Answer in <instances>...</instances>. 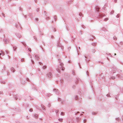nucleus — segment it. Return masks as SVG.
Returning <instances> with one entry per match:
<instances>
[{"label":"nucleus","mask_w":123,"mask_h":123,"mask_svg":"<svg viewBox=\"0 0 123 123\" xmlns=\"http://www.w3.org/2000/svg\"><path fill=\"white\" fill-rule=\"evenodd\" d=\"M59 61V62L60 63V66H61V67L60 68L59 66L58 67V68L56 70L57 71L59 72L60 73V70H62L63 71L65 69L64 67H63V63H61V61L59 59L58 60Z\"/></svg>","instance_id":"f257e3e1"},{"label":"nucleus","mask_w":123,"mask_h":123,"mask_svg":"<svg viewBox=\"0 0 123 123\" xmlns=\"http://www.w3.org/2000/svg\"><path fill=\"white\" fill-rule=\"evenodd\" d=\"M51 72H52V71H51ZM52 72H51V71L50 72L47 74V75L49 78H50L52 77Z\"/></svg>","instance_id":"f03ea898"},{"label":"nucleus","mask_w":123,"mask_h":123,"mask_svg":"<svg viewBox=\"0 0 123 123\" xmlns=\"http://www.w3.org/2000/svg\"><path fill=\"white\" fill-rule=\"evenodd\" d=\"M57 46L59 47H61V48L62 49H63V47L62 46L61 44H60V43H58L57 45Z\"/></svg>","instance_id":"7ed1b4c3"},{"label":"nucleus","mask_w":123,"mask_h":123,"mask_svg":"<svg viewBox=\"0 0 123 123\" xmlns=\"http://www.w3.org/2000/svg\"><path fill=\"white\" fill-rule=\"evenodd\" d=\"M5 42V43H8V40L6 38H5L3 40Z\"/></svg>","instance_id":"20e7f679"},{"label":"nucleus","mask_w":123,"mask_h":123,"mask_svg":"<svg viewBox=\"0 0 123 123\" xmlns=\"http://www.w3.org/2000/svg\"><path fill=\"white\" fill-rule=\"evenodd\" d=\"M34 117L36 118H37L38 117V115L36 114H34Z\"/></svg>","instance_id":"39448f33"},{"label":"nucleus","mask_w":123,"mask_h":123,"mask_svg":"<svg viewBox=\"0 0 123 123\" xmlns=\"http://www.w3.org/2000/svg\"><path fill=\"white\" fill-rule=\"evenodd\" d=\"M11 71L13 72H14L15 69L13 68L12 67L11 68Z\"/></svg>","instance_id":"423d86ee"},{"label":"nucleus","mask_w":123,"mask_h":123,"mask_svg":"<svg viewBox=\"0 0 123 123\" xmlns=\"http://www.w3.org/2000/svg\"><path fill=\"white\" fill-rule=\"evenodd\" d=\"M105 15H103L102 14H99L98 15V16L100 17H102L104 16H105Z\"/></svg>","instance_id":"0eeeda50"},{"label":"nucleus","mask_w":123,"mask_h":123,"mask_svg":"<svg viewBox=\"0 0 123 123\" xmlns=\"http://www.w3.org/2000/svg\"><path fill=\"white\" fill-rule=\"evenodd\" d=\"M35 58L36 60H38L39 59V57L37 56H35Z\"/></svg>","instance_id":"6e6552de"},{"label":"nucleus","mask_w":123,"mask_h":123,"mask_svg":"<svg viewBox=\"0 0 123 123\" xmlns=\"http://www.w3.org/2000/svg\"><path fill=\"white\" fill-rule=\"evenodd\" d=\"M55 92L57 94L59 93V92H58V90L57 89H55V90L54 89V91H55Z\"/></svg>","instance_id":"1a4fd4ad"},{"label":"nucleus","mask_w":123,"mask_h":123,"mask_svg":"<svg viewBox=\"0 0 123 123\" xmlns=\"http://www.w3.org/2000/svg\"><path fill=\"white\" fill-rule=\"evenodd\" d=\"M17 47L16 46H14L13 47V50L14 51H15L16 50V49H17Z\"/></svg>","instance_id":"9d476101"},{"label":"nucleus","mask_w":123,"mask_h":123,"mask_svg":"<svg viewBox=\"0 0 123 123\" xmlns=\"http://www.w3.org/2000/svg\"><path fill=\"white\" fill-rule=\"evenodd\" d=\"M78 97L77 96H76L75 97V99L76 100H78Z\"/></svg>","instance_id":"9b49d317"},{"label":"nucleus","mask_w":123,"mask_h":123,"mask_svg":"<svg viewBox=\"0 0 123 123\" xmlns=\"http://www.w3.org/2000/svg\"><path fill=\"white\" fill-rule=\"evenodd\" d=\"M36 21H38V19L37 18H35L34 19Z\"/></svg>","instance_id":"f8f14e48"},{"label":"nucleus","mask_w":123,"mask_h":123,"mask_svg":"<svg viewBox=\"0 0 123 123\" xmlns=\"http://www.w3.org/2000/svg\"><path fill=\"white\" fill-rule=\"evenodd\" d=\"M114 11L113 10H112L110 13L111 15L113 14V13H114Z\"/></svg>","instance_id":"ddd939ff"},{"label":"nucleus","mask_w":123,"mask_h":123,"mask_svg":"<svg viewBox=\"0 0 123 123\" xmlns=\"http://www.w3.org/2000/svg\"><path fill=\"white\" fill-rule=\"evenodd\" d=\"M108 19H109L108 18H105L104 19V21H107L108 20Z\"/></svg>","instance_id":"4468645a"},{"label":"nucleus","mask_w":123,"mask_h":123,"mask_svg":"<svg viewBox=\"0 0 123 123\" xmlns=\"http://www.w3.org/2000/svg\"><path fill=\"white\" fill-rule=\"evenodd\" d=\"M46 68V66H44L43 67V69H45Z\"/></svg>","instance_id":"2eb2a0df"},{"label":"nucleus","mask_w":123,"mask_h":123,"mask_svg":"<svg viewBox=\"0 0 123 123\" xmlns=\"http://www.w3.org/2000/svg\"><path fill=\"white\" fill-rule=\"evenodd\" d=\"M64 113L62 112L61 113V115L62 116H63L64 115Z\"/></svg>","instance_id":"dca6fc26"},{"label":"nucleus","mask_w":123,"mask_h":123,"mask_svg":"<svg viewBox=\"0 0 123 123\" xmlns=\"http://www.w3.org/2000/svg\"><path fill=\"white\" fill-rule=\"evenodd\" d=\"M63 119L62 118H60L58 119V120L61 122H62V121Z\"/></svg>","instance_id":"f3484780"},{"label":"nucleus","mask_w":123,"mask_h":123,"mask_svg":"<svg viewBox=\"0 0 123 123\" xmlns=\"http://www.w3.org/2000/svg\"><path fill=\"white\" fill-rule=\"evenodd\" d=\"M113 39L115 40H117V38L115 36H114L113 37Z\"/></svg>","instance_id":"a211bd4d"},{"label":"nucleus","mask_w":123,"mask_h":123,"mask_svg":"<svg viewBox=\"0 0 123 123\" xmlns=\"http://www.w3.org/2000/svg\"><path fill=\"white\" fill-rule=\"evenodd\" d=\"M79 15L80 17H81L82 16V14L81 13H79Z\"/></svg>","instance_id":"6ab92c4d"},{"label":"nucleus","mask_w":123,"mask_h":123,"mask_svg":"<svg viewBox=\"0 0 123 123\" xmlns=\"http://www.w3.org/2000/svg\"><path fill=\"white\" fill-rule=\"evenodd\" d=\"M95 51V50L94 49H93L92 51V52L93 53H94Z\"/></svg>","instance_id":"aec40b11"},{"label":"nucleus","mask_w":123,"mask_h":123,"mask_svg":"<svg viewBox=\"0 0 123 123\" xmlns=\"http://www.w3.org/2000/svg\"><path fill=\"white\" fill-rule=\"evenodd\" d=\"M54 18L55 20L56 19V16H54Z\"/></svg>","instance_id":"412c9836"},{"label":"nucleus","mask_w":123,"mask_h":123,"mask_svg":"<svg viewBox=\"0 0 123 123\" xmlns=\"http://www.w3.org/2000/svg\"><path fill=\"white\" fill-rule=\"evenodd\" d=\"M55 112L56 114L58 113V110H56L55 111Z\"/></svg>","instance_id":"4be33fe9"},{"label":"nucleus","mask_w":123,"mask_h":123,"mask_svg":"<svg viewBox=\"0 0 123 123\" xmlns=\"http://www.w3.org/2000/svg\"><path fill=\"white\" fill-rule=\"evenodd\" d=\"M24 59L23 58L21 59V62H24Z\"/></svg>","instance_id":"5701e85b"},{"label":"nucleus","mask_w":123,"mask_h":123,"mask_svg":"<svg viewBox=\"0 0 123 123\" xmlns=\"http://www.w3.org/2000/svg\"><path fill=\"white\" fill-rule=\"evenodd\" d=\"M99 8H96V11H98L99 10Z\"/></svg>","instance_id":"b1692460"},{"label":"nucleus","mask_w":123,"mask_h":123,"mask_svg":"<svg viewBox=\"0 0 123 123\" xmlns=\"http://www.w3.org/2000/svg\"><path fill=\"white\" fill-rule=\"evenodd\" d=\"M119 14H117L116 16V17L117 18H119Z\"/></svg>","instance_id":"393cba45"},{"label":"nucleus","mask_w":123,"mask_h":123,"mask_svg":"<svg viewBox=\"0 0 123 123\" xmlns=\"http://www.w3.org/2000/svg\"><path fill=\"white\" fill-rule=\"evenodd\" d=\"M1 55H2L3 56H4L5 55V54L4 52H3L1 53Z\"/></svg>","instance_id":"a878e982"},{"label":"nucleus","mask_w":123,"mask_h":123,"mask_svg":"<svg viewBox=\"0 0 123 123\" xmlns=\"http://www.w3.org/2000/svg\"><path fill=\"white\" fill-rule=\"evenodd\" d=\"M117 76H118V77H119V78L120 77V76H121V75H119V74L117 75Z\"/></svg>","instance_id":"bb28decb"},{"label":"nucleus","mask_w":123,"mask_h":123,"mask_svg":"<svg viewBox=\"0 0 123 123\" xmlns=\"http://www.w3.org/2000/svg\"><path fill=\"white\" fill-rule=\"evenodd\" d=\"M28 49L29 51L30 52L31 51V49L30 48H28Z\"/></svg>","instance_id":"cd10ccee"},{"label":"nucleus","mask_w":123,"mask_h":123,"mask_svg":"<svg viewBox=\"0 0 123 123\" xmlns=\"http://www.w3.org/2000/svg\"><path fill=\"white\" fill-rule=\"evenodd\" d=\"M33 111L32 109H30L29 110V111L30 112H32Z\"/></svg>","instance_id":"c85d7f7f"},{"label":"nucleus","mask_w":123,"mask_h":123,"mask_svg":"<svg viewBox=\"0 0 123 123\" xmlns=\"http://www.w3.org/2000/svg\"><path fill=\"white\" fill-rule=\"evenodd\" d=\"M92 114L93 115H95V114H96V113L95 112H93L92 113Z\"/></svg>","instance_id":"c756f323"},{"label":"nucleus","mask_w":123,"mask_h":123,"mask_svg":"<svg viewBox=\"0 0 123 123\" xmlns=\"http://www.w3.org/2000/svg\"><path fill=\"white\" fill-rule=\"evenodd\" d=\"M111 78L112 79H115V77H111Z\"/></svg>","instance_id":"7c9ffc66"},{"label":"nucleus","mask_w":123,"mask_h":123,"mask_svg":"<svg viewBox=\"0 0 123 123\" xmlns=\"http://www.w3.org/2000/svg\"><path fill=\"white\" fill-rule=\"evenodd\" d=\"M5 52H6V54H8L9 53V52L8 51H7L6 50L5 51Z\"/></svg>","instance_id":"2f4dec72"},{"label":"nucleus","mask_w":123,"mask_h":123,"mask_svg":"<svg viewBox=\"0 0 123 123\" xmlns=\"http://www.w3.org/2000/svg\"><path fill=\"white\" fill-rule=\"evenodd\" d=\"M31 62L33 64H34V62L33 61V60H32V59L31 60Z\"/></svg>","instance_id":"473e14b6"},{"label":"nucleus","mask_w":123,"mask_h":123,"mask_svg":"<svg viewBox=\"0 0 123 123\" xmlns=\"http://www.w3.org/2000/svg\"><path fill=\"white\" fill-rule=\"evenodd\" d=\"M39 64H40V65H42L43 64L42 63L39 62Z\"/></svg>","instance_id":"72a5a7b5"},{"label":"nucleus","mask_w":123,"mask_h":123,"mask_svg":"<svg viewBox=\"0 0 123 123\" xmlns=\"http://www.w3.org/2000/svg\"><path fill=\"white\" fill-rule=\"evenodd\" d=\"M2 15L4 17H5V15L4 14V13H2Z\"/></svg>","instance_id":"f704fd0d"},{"label":"nucleus","mask_w":123,"mask_h":123,"mask_svg":"<svg viewBox=\"0 0 123 123\" xmlns=\"http://www.w3.org/2000/svg\"><path fill=\"white\" fill-rule=\"evenodd\" d=\"M37 70L39 71H40V69L39 68H38L37 69Z\"/></svg>","instance_id":"c9c22d12"},{"label":"nucleus","mask_w":123,"mask_h":123,"mask_svg":"<svg viewBox=\"0 0 123 123\" xmlns=\"http://www.w3.org/2000/svg\"><path fill=\"white\" fill-rule=\"evenodd\" d=\"M106 95L107 97H110V95L109 94H107V95Z\"/></svg>","instance_id":"e433bc0d"},{"label":"nucleus","mask_w":123,"mask_h":123,"mask_svg":"<svg viewBox=\"0 0 123 123\" xmlns=\"http://www.w3.org/2000/svg\"><path fill=\"white\" fill-rule=\"evenodd\" d=\"M48 106L49 107L50 106V104L49 103L48 104Z\"/></svg>","instance_id":"4c0bfd02"},{"label":"nucleus","mask_w":123,"mask_h":123,"mask_svg":"<svg viewBox=\"0 0 123 123\" xmlns=\"http://www.w3.org/2000/svg\"><path fill=\"white\" fill-rule=\"evenodd\" d=\"M52 30H53V31H56V30H55V28H53Z\"/></svg>","instance_id":"58836bf2"},{"label":"nucleus","mask_w":123,"mask_h":123,"mask_svg":"<svg viewBox=\"0 0 123 123\" xmlns=\"http://www.w3.org/2000/svg\"><path fill=\"white\" fill-rule=\"evenodd\" d=\"M42 109L43 110H45V108L44 107H42Z\"/></svg>","instance_id":"ea45409f"},{"label":"nucleus","mask_w":123,"mask_h":123,"mask_svg":"<svg viewBox=\"0 0 123 123\" xmlns=\"http://www.w3.org/2000/svg\"><path fill=\"white\" fill-rule=\"evenodd\" d=\"M83 122L84 123H85L86 122V120H83Z\"/></svg>","instance_id":"a19ab883"},{"label":"nucleus","mask_w":123,"mask_h":123,"mask_svg":"<svg viewBox=\"0 0 123 123\" xmlns=\"http://www.w3.org/2000/svg\"><path fill=\"white\" fill-rule=\"evenodd\" d=\"M36 28H37V29L36 30H38V28L37 27V26H36Z\"/></svg>","instance_id":"79ce46f5"},{"label":"nucleus","mask_w":123,"mask_h":123,"mask_svg":"<svg viewBox=\"0 0 123 123\" xmlns=\"http://www.w3.org/2000/svg\"><path fill=\"white\" fill-rule=\"evenodd\" d=\"M50 95H51V94H48V97H49L50 96Z\"/></svg>","instance_id":"37998d69"},{"label":"nucleus","mask_w":123,"mask_h":123,"mask_svg":"<svg viewBox=\"0 0 123 123\" xmlns=\"http://www.w3.org/2000/svg\"><path fill=\"white\" fill-rule=\"evenodd\" d=\"M0 52H1V53H2L3 52V51L2 50H1L0 51Z\"/></svg>","instance_id":"c03bdc74"},{"label":"nucleus","mask_w":123,"mask_h":123,"mask_svg":"<svg viewBox=\"0 0 123 123\" xmlns=\"http://www.w3.org/2000/svg\"><path fill=\"white\" fill-rule=\"evenodd\" d=\"M50 17H47L46 18L47 19H48Z\"/></svg>","instance_id":"a18cd8bd"},{"label":"nucleus","mask_w":123,"mask_h":123,"mask_svg":"<svg viewBox=\"0 0 123 123\" xmlns=\"http://www.w3.org/2000/svg\"><path fill=\"white\" fill-rule=\"evenodd\" d=\"M23 44L24 45H26V44H25V43H23Z\"/></svg>","instance_id":"49530a36"},{"label":"nucleus","mask_w":123,"mask_h":123,"mask_svg":"<svg viewBox=\"0 0 123 123\" xmlns=\"http://www.w3.org/2000/svg\"><path fill=\"white\" fill-rule=\"evenodd\" d=\"M116 119L117 120H119V118H116Z\"/></svg>","instance_id":"de8ad7c7"},{"label":"nucleus","mask_w":123,"mask_h":123,"mask_svg":"<svg viewBox=\"0 0 123 123\" xmlns=\"http://www.w3.org/2000/svg\"><path fill=\"white\" fill-rule=\"evenodd\" d=\"M117 1V0H114V2H116Z\"/></svg>","instance_id":"09e8293b"},{"label":"nucleus","mask_w":123,"mask_h":123,"mask_svg":"<svg viewBox=\"0 0 123 123\" xmlns=\"http://www.w3.org/2000/svg\"><path fill=\"white\" fill-rule=\"evenodd\" d=\"M2 92L1 91H0V94H2Z\"/></svg>","instance_id":"8fccbe9b"},{"label":"nucleus","mask_w":123,"mask_h":123,"mask_svg":"<svg viewBox=\"0 0 123 123\" xmlns=\"http://www.w3.org/2000/svg\"><path fill=\"white\" fill-rule=\"evenodd\" d=\"M27 80L28 81H29V80L28 79H27Z\"/></svg>","instance_id":"3c124183"},{"label":"nucleus","mask_w":123,"mask_h":123,"mask_svg":"<svg viewBox=\"0 0 123 123\" xmlns=\"http://www.w3.org/2000/svg\"><path fill=\"white\" fill-rule=\"evenodd\" d=\"M8 56V58H9H9H10V56H9L8 55V56Z\"/></svg>","instance_id":"603ef678"},{"label":"nucleus","mask_w":123,"mask_h":123,"mask_svg":"<svg viewBox=\"0 0 123 123\" xmlns=\"http://www.w3.org/2000/svg\"><path fill=\"white\" fill-rule=\"evenodd\" d=\"M53 36H52L51 37V38H53Z\"/></svg>","instance_id":"864d4df0"},{"label":"nucleus","mask_w":123,"mask_h":123,"mask_svg":"<svg viewBox=\"0 0 123 123\" xmlns=\"http://www.w3.org/2000/svg\"><path fill=\"white\" fill-rule=\"evenodd\" d=\"M15 98L16 99V100L17 99V97H15Z\"/></svg>","instance_id":"5fc2aeb1"},{"label":"nucleus","mask_w":123,"mask_h":123,"mask_svg":"<svg viewBox=\"0 0 123 123\" xmlns=\"http://www.w3.org/2000/svg\"><path fill=\"white\" fill-rule=\"evenodd\" d=\"M72 74H73V75H74V72H73Z\"/></svg>","instance_id":"6e6d98bb"},{"label":"nucleus","mask_w":123,"mask_h":123,"mask_svg":"<svg viewBox=\"0 0 123 123\" xmlns=\"http://www.w3.org/2000/svg\"><path fill=\"white\" fill-rule=\"evenodd\" d=\"M82 31H80V33L81 34H82Z\"/></svg>","instance_id":"4d7b16f0"},{"label":"nucleus","mask_w":123,"mask_h":123,"mask_svg":"<svg viewBox=\"0 0 123 123\" xmlns=\"http://www.w3.org/2000/svg\"><path fill=\"white\" fill-rule=\"evenodd\" d=\"M68 62L69 63L71 62V61H68Z\"/></svg>","instance_id":"13d9d810"},{"label":"nucleus","mask_w":123,"mask_h":123,"mask_svg":"<svg viewBox=\"0 0 123 123\" xmlns=\"http://www.w3.org/2000/svg\"><path fill=\"white\" fill-rule=\"evenodd\" d=\"M80 113V112H77V113Z\"/></svg>","instance_id":"bf43d9fd"},{"label":"nucleus","mask_w":123,"mask_h":123,"mask_svg":"<svg viewBox=\"0 0 123 123\" xmlns=\"http://www.w3.org/2000/svg\"><path fill=\"white\" fill-rule=\"evenodd\" d=\"M90 40H91L92 41V39H90Z\"/></svg>","instance_id":"052dcab7"},{"label":"nucleus","mask_w":123,"mask_h":123,"mask_svg":"<svg viewBox=\"0 0 123 123\" xmlns=\"http://www.w3.org/2000/svg\"><path fill=\"white\" fill-rule=\"evenodd\" d=\"M1 55V53H0V55Z\"/></svg>","instance_id":"680f3d73"},{"label":"nucleus","mask_w":123,"mask_h":123,"mask_svg":"<svg viewBox=\"0 0 123 123\" xmlns=\"http://www.w3.org/2000/svg\"><path fill=\"white\" fill-rule=\"evenodd\" d=\"M83 115V114H80V116H81V115Z\"/></svg>","instance_id":"e2e57ef3"},{"label":"nucleus","mask_w":123,"mask_h":123,"mask_svg":"<svg viewBox=\"0 0 123 123\" xmlns=\"http://www.w3.org/2000/svg\"><path fill=\"white\" fill-rule=\"evenodd\" d=\"M116 55V53H115V54H114V55Z\"/></svg>","instance_id":"0e129e2a"},{"label":"nucleus","mask_w":123,"mask_h":123,"mask_svg":"<svg viewBox=\"0 0 123 123\" xmlns=\"http://www.w3.org/2000/svg\"><path fill=\"white\" fill-rule=\"evenodd\" d=\"M82 113H84V112H82Z\"/></svg>","instance_id":"69168bd1"},{"label":"nucleus","mask_w":123,"mask_h":123,"mask_svg":"<svg viewBox=\"0 0 123 123\" xmlns=\"http://www.w3.org/2000/svg\"><path fill=\"white\" fill-rule=\"evenodd\" d=\"M87 75H88V73H87Z\"/></svg>","instance_id":"338daca9"},{"label":"nucleus","mask_w":123,"mask_h":123,"mask_svg":"<svg viewBox=\"0 0 123 123\" xmlns=\"http://www.w3.org/2000/svg\"><path fill=\"white\" fill-rule=\"evenodd\" d=\"M85 57L86 58V56H85Z\"/></svg>","instance_id":"774afa93"}]
</instances>
